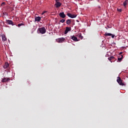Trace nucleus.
<instances>
[{
    "label": "nucleus",
    "mask_w": 128,
    "mask_h": 128,
    "mask_svg": "<svg viewBox=\"0 0 128 128\" xmlns=\"http://www.w3.org/2000/svg\"><path fill=\"white\" fill-rule=\"evenodd\" d=\"M38 30L42 34H46V28H44V27L39 28Z\"/></svg>",
    "instance_id": "obj_1"
},
{
    "label": "nucleus",
    "mask_w": 128,
    "mask_h": 128,
    "mask_svg": "<svg viewBox=\"0 0 128 128\" xmlns=\"http://www.w3.org/2000/svg\"><path fill=\"white\" fill-rule=\"evenodd\" d=\"M116 80L120 86H124V81L122 80V78H120L118 77V79Z\"/></svg>",
    "instance_id": "obj_2"
},
{
    "label": "nucleus",
    "mask_w": 128,
    "mask_h": 128,
    "mask_svg": "<svg viewBox=\"0 0 128 128\" xmlns=\"http://www.w3.org/2000/svg\"><path fill=\"white\" fill-rule=\"evenodd\" d=\"M56 42L59 44H62V42H64V38H57L56 39Z\"/></svg>",
    "instance_id": "obj_3"
},
{
    "label": "nucleus",
    "mask_w": 128,
    "mask_h": 128,
    "mask_svg": "<svg viewBox=\"0 0 128 128\" xmlns=\"http://www.w3.org/2000/svg\"><path fill=\"white\" fill-rule=\"evenodd\" d=\"M6 23L8 24H11L12 26H14V23L12 20H6Z\"/></svg>",
    "instance_id": "obj_4"
},
{
    "label": "nucleus",
    "mask_w": 128,
    "mask_h": 128,
    "mask_svg": "<svg viewBox=\"0 0 128 128\" xmlns=\"http://www.w3.org/2000/svg\"><path fill=\"white\" fill-rule=\"evenodd\" d=\"M62 6V3L58 2V0H56L55 6L56 8H60Z\"/></svg>",
    "instance_id": "obj_5"
},
{
    "label": "nucleus",
    "mask_w": 128,
    "mask_h": 128,
    "mask_svg": "<svg viewBox=\"0 0 128 128\" xmlns=\"http://www.w3.org/2000/svg\"><path fill=\"white\" fill-rule=\"evenodd\" d=\"M72 30V27H66V30L64 31V34H66L68 32H70Z\"/></svg>",
    "instance_id": "obj_6"
},
{
    "label": "nucleus",
    "mask_w": 128,
    "mask_h": 128,
    "mask_svg": "<svg viewBox=\"0 0 128 128\" xmlns=\"http://www.w3.org/2000/svg\"><path fill=\"white\" fill-rule=\"evenodd\" d=\"M67 16H69V18H76V14H72L70 13H68Z\"/></svg>",
    "instance_id": "obj_7"
},
{
    "label": "nucleus",
    "mask_w": 128,
    "mask_h": 128,
    "mask_svg": "<svg viewBox=\"0 0 128 128\" xmlns=\"http://www.w3.org/2000/svg\"><path fill=\"white\" fill-rule=\"evenodd\" d=\"M108 60L110 62H114L116 60V58L114 56H112L110 58H108Z\"/></svg>",
    "instance_id": "obj_8"
},
{
    "label": "nucleus",
    "mask_w": 128,
    "mask_h": 128,
    "mask_svg": "<svg viewBox=\"0 0 128 128\" xmlns=\"http://www.w3.org/2000/svg\"><path fill=\"white\" fill-rule=\"evenodd\" d=\"M10 78H4L2 80V82H10Z\"/></svg>",
    "instance_id": "obj_9"
},
{
    "label": "nucleus",
    "mask_w": 128,
    "mask_h": 128,
    "mask_svg": "<svg viewBox=\"0 0 128 128\" xmlns=\"http://www.w3.org/2000/svg\"><path fill=\"white\" fill-rule=\"evenodd\" d=\"M71 40H74V42H78V38H76L74 36H71Z\"/></svg>",
    "instance_id": "obj_10"
},
{
    "label": "nucleus",
    "mask_w": 128,
    "mask_h": 128,
    "mask_svg": "<svg viewBox=\"0 0 128 128\" xmlns=\"http://www.w3.org/2000/svg\"><path fill=\"white\" fill-rule=\"evenodd\" d=\"M66 24H68V26H70V24H72V20L68 19L66 20Z\"/></svg>",
    "instance_id": "obj_11"
},
{
    "label": "nucleus",
    "mask_w": 128,
    "mask_h": 128,
    "mask_svg": "<svg viewBox=\"0 0 128 128\" xmlns=\"http://www.w3.org/2000/svg\"><path fill=\"white\" fill-rule=\"evenodd\" d=\"M40 20H42V18L40 16H36L35 17V22H40Z\"/></svg>",
    "instance_id": "obj_12"
},
{
    "label": "nucleus",
    "mask_w": 128,
    "mask_h": 128,
    "mask_svg": "<svg viewBox=\"0 0 128 128\" xmlns=\"http://www.w3.org/2000/svg\"><path fill=\"white\" fill-rule=\"evenodd\" d=\"M59 16L60 18H64V12H60L59 14Z\"/></svg>",
    "instance_id": "obj_13"
},
{
    "label": "nucleus",
    "mask_w": 128,
    "mask_h": 128,
    "mask_svg": "<svg viewBox=\"0 0 128 128\" xmlns=\"http://www.w3.org/2000/svg\"><path fill=\"white\" fill-rule=\"evenodd\" d=\"M10 66V64H8V62H6L4 65V66L3 68H8Z\"/></svg>",
    "instance_id": "obj_14"
},
{
    "label": "nucleus",
    "mask_w": 128,
    "mask_h": 128,
    "mask_svg": "<svg viewBox=\"0 0 128 128\" xmlns=\"http://www.w3.org/2000/svg\"><path fill=\"white\" fill-rule=\"evenodd\" d=\"M76 36H78V38H80V40H82V38H84V36H82L81 33L78 34L76 35Z\"/></svg>",
    "instance_id": "obj_15"
},
{
    "label": "nucleus",
    "mask_w": 128,
    "mask_h": 128,
    "mask_svg": "<svg viewBox=\"0 0 128 128\" xmlns=\"http://www.w3.org/2000/svg\"><path fill=\"white\" fill-rule=\"evenodd\" d=\"M124 58V56L122 55H121L120 57H118V62H122V60Z\"/></svg>",
    "instance_id": "obj_16"
},
{
    "label": "nucleus",
    "mask_w": 128,
    "mask_h": 128,
    "mask_svg": "<svg viewBox=\"0 0 128 128\" xmlns=\"http://www.w3.org/2000/svg\"><path fill=\"white\" fill-rule=\"evenodd\" d=\"M2 42H6V36H2Z\"/></svg>",
    "instance_id": "obj_17"
},
{
    "label": "nucleus",
    "mask_w": 128,
    "mask_h": 128,
    "mask_svg": "<svg viewBox=\"0 0 128 128\" xmlns=\"http://www.w3.org/2000/svg\"><path fill=\"white\" fill-rule=\"evenodd\" d=\"M128 0H126L124 2H123V6H126V5L128 4Z\"/></svg>",
    "instance_id": "obj_18"
},
{
    "label": "nucleus",
    "mask_w": 128,
    "mask_h": 128,
    "mask_svg": "<svg viewBox=\"0 0 128 128\" xmlns=\"http://www.w3.org/2000/svg\"><path fill=\"white\" fill-rule=\"evenodd\" d=\"M104 36H112V34L106 32Z\"/></svg>",
    "instance_id": "obj_19"
},
{
    "label": "nucleus",
    "mask_w": 128,
    "mask_h": 128,
    "mask_svg": "<svg viewBox=\"0 0 128 128\" xmlns=\"http://www.w3.org/2000/svg\"><path fill=\"white\" fill-rule=\"evenodd\" d=\"M24 26V24H22V23L18 24V28H20V26Z\"/></svg>",
    "instance_id": "obj_20"
},
{
    "label": "nucleus",
    "mask_w": 128,
    "mask_h": 128,
    "mask_svg": "<svg viewBox=\"0 0 128 128\" xmlns=\"http://www.w3.org/2000/svg\"><path fill=\"white\" fill-rule=\"evenodd\" d=\"M117 10H118V12H122V9H118V8Z\"/></svg>",
    "instance_id": "obj_21"
},
{
    "label": "nucleus",
    "mask_w": 128,
    "mask_h": 128,
    "mask_svg": "<svg viewBox=\"0 0 128 128\" xmlns=\"http://www.w3.org/2000/svg\"><path fill=\"white\" fill-rule=\"evenodd\" d=\"M111 36H112V38H114V34H111Z\"/></svg>",
    "instance_id": "obj_22"
},
{
    "label": "nucleus",
    "mask_w": 128,
    "mask_h": 128,
    "mask_svg": "<svg viewBox=\"0 0 128 128\" xmlns=\"http://www.w3.org/2000/svg\"><path fill=\"white\" fill-rule=\"evenodd\" d=\"M60 22H64V19H62L60 20Z\"/></svg>",
    "instance_id": "obj_23"
},
{
    "label": "nucleus",
    "mask_w": 128,
    "mask_h": 128,
    "mask_svg": "<svg viewBox=\"0 0 128 128\" xmlns=\"http://www.w3.org/2000/svg\"><path fill=\"white\" fill-rule=\"evenodd\" d=\"M44 14H46V11H44V12H43L42 14V15H44Z\"/></svg>",
    "instance_id": "obj_24"
},
{
    "label": "nucleus",
    "mask_w": 128,
    "mask_h": 128,
    "mask_svg": "<svg viewBox=\"0 0 128 128\" xmlns=\"http://www.w3.org/2000/svg\"><path fill=\"white\" fill-rule=\"evenodd\" d=\"M122 54V52H120L119 54L120 56V54Z\"/></svg>",
    "instance_id": "obj_25"
},
{
    "label": "nucleus",
    "mask_w": 128,
    "mask_h": 128,
    "mask_svg": "<svg viewBox=\"0 0 128 128\" xmlns=\"http://www.w3.org/2000/svg\"><path fill=\"white\" fill-rule=\"evenodd\" d=\"M64 18H66V15H64Z\"/></svg>",
    "instance_id": "obj_26"
},
{
    "label": "nucleus",
    "mask_w": 128,
    "mask_h": 128,
    "mask_svg": "<svg viewBox=\"0 0 128 128\" xmlns=\"http://www.w3.org/2000/svg\"><path fill=\"white\" fill-rule=\"evenodd\" d=\"M2 4H4V2H3Z\"/></svg>",
    "instance_id": "obj_27"
}]
</instances>
